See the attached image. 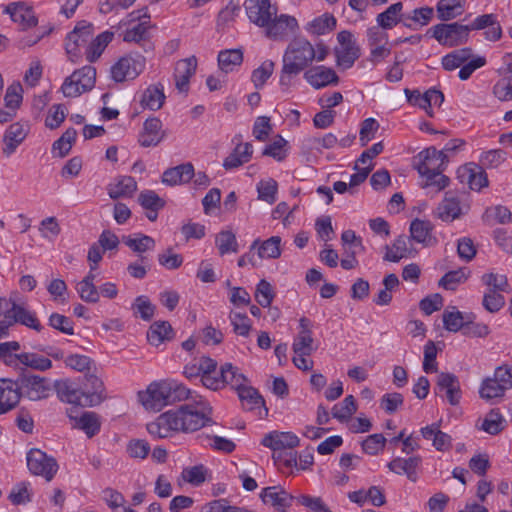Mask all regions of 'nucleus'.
<instances>
[{
    "instance_id": "obj_1",
    "label": "nucleus",
    "mask_w": 512,
    "mask_h": 512,
    "mask_svg": "<svg viewBox=\"0 0 512 512\" xmlns=\"http://www.w3.org/2000/svg\"><path fill=\"white\" fill-rule=\"evenodd\" d=\"M168 386L171 387L168 393L170 405L188 399H193L194 403L183 404L177 409L168 410L148 423L147 431L151 436L167 438L179 432H195L212 423V407L202 396L194 399L192 392L176 381H168Z\"/></svg>"
},
{
    "instance_id": "obj_2",
    "label": "nucleus",
    "mask_w": 512,
    "mask_h": 512,
    "mask_svg": "<svg viewBox=\"0 0 512 512\" xmlns=\"http://www.w3.org/2000/svg\"><path fill=\"white\" fill-rule=\"evenodd\" d=\"M315 60V48L305 38H295L288 45L283 55V66L279 83L282 87H289L292 76L304 71Z\"/></svg>"
},
{
    "instance_id": "obj_3",
    "label": "nucleus",
    "mask_w": 512,
    "mask_h": 512,
    "mask_svg": "<svg viewBox=\"0 0 512 512\" xmlns=\"http://www.w3.org/2000/svg\"><path fill=\"white\" fill-rule=\"evenodd\" d=\"M299 438L292 432L272 431L264 436L261 444L274 451L275 462L287 468L297 466V453L292 449L299 445Z\"/></svg>"
},
{
    "instance_id": "obj_4",
    "label": "nucleus",
    "mask_w": 512,
    "mask_h": 512,
    "mask_svg": "<svg viewBox=\"0 0 512 512\" xmlns=\"http://www.w3.org/2000/svg\"><path fill=\"white\" fill-rule=\"evenodd\" d=\"M469 33L468 26L458 22L440 23L427 30V35L447 47L465 44L469 39Z\"/></svg>"
},
{
    "instance_id": "obj_5",
    "label": "nucleus",
    "mask_w": 512,
    "mask_h": 512,
    "mask_svg": "<svg viewBox=\"0 0 512 512\" xmlns=\"http://www.w3.org/2000/svg\"><path fill=\"white\" fill-rule=\"evenodd\" d=\"M16 382L21 392V397L30 401H40L49 397L51 392L50 380L46 377L23 371L16 378Z\"/></svg>"
},
{
    "instance_id": "obj_6",
    "label": "nucleus",
    "mask_w": 512,
    "mask_h": 512,
    "mask_svg": "<svg viewBox=\"0 0 512 512\" xmlns=\"http://www.w3.org/2000/svg\"><path fill=\"white\" fill-rule=\"evenodd\" d=\"M57 395L61 401L80 407H91L101 403L102 398L97 393H89L74 388L68 381H56L54 384Z\"/></svg>"
},
{
    "instance_id": "obj_7",
    "label": "nucleus",
    "mask_w": 512,
    "mask_h": 512,
    "mask_svg": "<svg viewBox=\"0 0 512 512\" xmlns=\"http://www.w3.org/2000/svg\"><path fill=\"white\" fill-rule=\"evenodd\" d=\"M171 389L168 381H160L151 383L146 391L138 393L139 401L143 406L155 412L162 410L165 406L170 405L169 395Z\"/></svg>"
},
{
    "instance_id": "obj_8",
    "label": "nucleus",
    "mask_w": 512,
    "mask_h": 512,
    "mask_svg": "<svg viewBox=\"0 0 512 512\" xmlns=\"http://www.w3.org/2000/svg\"><path fill=\"white\" fill-rule=\"evenodd\" d=\"M93 34V25L86 21L79 22L68 33L65 42V50L72 62H76L81 56V47L88 44Z\"/></svg>"
},
{
    "instance_id": "obj_9",
    "label": "nucleus",
    "mask_w": 512,
    "mask_h": 512,
    "mask_svg": "<svg viewBox=\"0 0 512 512\" xmlns=\"http://www.w3.org/2000/svg\"><path fill=\"white\" fill-rule=\"evenodd\" d=\"M248 382L247 377L239 372L236 366L231 363H225L221 365L220 370L216 378H207L208 389L219 390L226 385H230L236 391L239 390L243 385Z\"/></svg>"
},
{
    "instance_id": "obj_10",
    "label": "nucleus",
    "mask_w": 512,
    "mask_h": 512,
    "mask_svg": "<svg viewBox=\"0 0 512 512\" xmlns=\"http://www.w3.org/2000/svg\"><path fill=\"white\" fill-rule=\"evenodd\" d=\"M145 67V58L141 55L135 57L127 55L121 57L112 67L111 76L116 82L135 79Z\"/></svg>"
},
{
    "instance_id": "obj_11",
    "label": "nucleus",
    "mask_w": 512,
    "mask_h": 512,
    "mask_svg": "<svg viewBox=\"0 0 512 512\" xmlns=\"http://www.w3.org/2000/svg\"><path fill=\"white\" fill-rule=\"evenodd\" d=\"M337 40L340 44V48H335L337 64L344 69L351 68L360 57V48L350 31L343 30L339 32Z\"/></svg>"
},
{
    "instance_id": "obj_12",
    "label": "nucleus",
    "mask_w": 512,
    "mask_h": 512,
    "mask_svg": "<svg viewBox=\"0 0 512 512\" xmlns=\"http://www.w3.org/2000/svg\"><path fill=\"white\" fill-rule=\"evenodd\" d=\"M27 466L31 473L43 476L47 481H51L58 470L56 460L36 448L27 454Z\"/></svg>"
},
{
    "instance_id": "obj_13",
    "label": "nucleus",
    "mask_w": 512,
    "mask_h": 512,
    "mask_svg": "<svg viewBox=\"0 0 512 512\" xmlns=\"http://www.w3.org/2000/svg\"><path fill=\"white\" fill-rule=\"evenodd\" d=\"M444 152H438V150L431 146L418 153L416 159L418 163L415 165L420 175L427 173L444 171L449 162V156L444 155Z\"/></svg>"
},
{
    "instance_id": "obj_14",
    "label": "nucleus",
    "mask_w": 512,
    "mask_h": 512,
    "mask_svg": "<svg viewBox=\"0 0 512 512\" xmlns=\"http://www.w3.org/2000/svg\"><path fill=\"white\" fill-rule=\"evenodd\" d=\"M244 6L249 20L259 27L267 26L277 13L270 0H246Z\"/></svg>"
},
{
    "instance_id": "obj_15",
    "label": "nucleus",
    "mask_w": 512,
    "mask_h": 512,
    "mask_svg": "<svg viewBox=\"0 0 512 512\" xmlns=\"http://www.w3.org/2000/svg\"><path fill=\"white\" fill-rule=\"evenodd\" d=\"M435 392H445L449 404L452 406L458 405L461 398V388L458 377L449 372L439 373L435 386Z\"/></svg>"
},
{
    "instance_id": "obj_16",
    "label": "nucleus",
    "mask_w": 512,
    "mask_h": 512,
    "mask_svg": "<svg viewBox=\"0 0 512 512\" xmlns=\"http://www.w3.org/2000/svg\"><path fill=\"white\" fill-rule=\"evenodd\" d=\"M304 79L315 89H321L330 84H338L339 77L332 68L323 65L313 67L304 72Z\"/></svg>"
},
{
    "instance_id": "obj_17",
    "label": "nucleus",
    "mask_w": 512,
    "mask_h": 512,
    "mask_svg": "<svg viewBox=\"0 0 512 512\" xmlns=\"http://www.w3.org/2000/svg\"><path fill=\"white\" fill-rule=\"evenodd\" d=\"M299 326L301 330L293 342V352L299 356H310L315 350L310 320L302 317L299 320Z\"/></svg>"
},
{
    "instance_id": "obj_18",
    "label": "nucleus",
    "mask_w": 512,
    "mask_h": 512,
    "mask_svg": "<svg viewBox=\"0 0 512 512\" xmlns=\"http://www.w3.org/2000/svg\"><path fill=\"white\" fill-rule=\"evenodd\" d=\"M21 398L16 380L0 379V414L12 410Z\"/></svg>"
},
{
    "instance_id": "obj_19",
    "label": "nucleus",
    "mask_w": 512,
    "mask_h": 512,
    "mask_svg": "<svg viewBox=\"0 0 512 512\" xmlns=\"http://www.w3.org/2000/svg\"><path fill=\"white\" fill-rule=\"evenodd\" d=\"M197 59L191 56L177 62L174 72L175 85L180 92H187L190 78L195 74Z\"/></svg>"
},
{
    "instance_id": "obj_20",
    "label": "nucleus",
    "mask_w": 512,
    "mask_h": 512,
    "mask_svg": "<svg viewBox=\"0 0 512 512\" xmlns=\"http://www.w3.org/2000/svg\"><path fill=\"white\" fill-rule=\"evenodd\" d=\"M297 27V20L285 14L280 16L273 15L271 22H269L267 26H264V28H266V35L273 39L283 38L289 32H293Z\"/></svg>"
},
{
    "instance_id": "obj_21",
    "label": "nucleus",
    "mask_w": 512,
    "mask_h": 512,
    "mask_svg": "<svg viewBox=\"0 0 512 512\" xmlns=\"http://www.w3.org/2000/svg\"><path fill=\"white\" fill-rule=\"evenodd\" d=\"M421 461L422 459L418 455L407 459L396 457L387 464V467L391 472L398 475L405 474L410 481L416 482L418 480L417 469Z\"/></svg>"
},
{
    "instance_id": "obj_22",
    "label": "nucleus",
    "mask_w": 512,
    "mask_h": 512,
    "mask_svg": "<svg viewBox=\"0 0 512 512\" xmlns=\"http://www.w3.org/2000/svg\"><path fill=\"white\" fill-rule=\"evenodd\" d=\"M28 134V129L21 123L15 122L9 125L5 131L3 142V154L10 157L17 149V147L25 140Z\"/></svg>"
},
{
    "instance_id": "obj_23",
    "label": "nucleus",
    "mask_w": 512,
    "mask_h": 512,
    "mask_svg": "<svg viewBox=\"0 0 512 512\" xmlns=\"http://www.w3.org/2000/svg\"><path fill=\"white\" fill-rule=\"evenodd\" d=\"M277 487H266L261 492V499L265 504H271L277 511L286 512L292 505V501L296 499L284 489L276 491Z\"/></svg>"
},
{
    "instance_id": "obj_24",
    "label": "nucleus",
    "mask_w": 512,
    "mask_h": 512,
    "mask_svg": "<svg viewBox=\"0 0 512 512\" xmlns=\"http://www.w3.org/2000/svg\"><path fill=\"white\" fill-rule=\"evenodd\" d=\"M5 12L11 16V19L19 23L22 29H28L37 25L38 20L29 7H25L24 3L14 2L6 6Z\"/></svg>"
},
{
    "instance_id": "obj_25",
    "label": "nucleus",
    "mask_w": 512,
    "mask_h": 512,
    "mask_svg": "<svg viewBox=\"0 0 512 512\" xmlns=\"http://www.w3.org/2000/svg\"><path fill=\"white\" fill-rule=\"evenodd\" d=\"M193 176L194 166L188 162L165 170L162 175V182L169 186H175L188 183Z\"/></svg>"
},
{
    "instance_id": "obj_26",
    "label": "nucleus",
    "mask_w": 512,
    "mask_h": 512,
    "mask_svg": "<svg viewBox=\"0 0 512 512\" xmlns=\"http://www.w3.org/2000/svg\"><path fill=\"white\" fill-rule=\"evenodd\" d=\"M433 224L430 221L414 219L410 224L411 239L424 246H432L437 243L432 235Z\"/></svg>"
},
{
    "instance_id": "obj_27",
    "label": "nucleus",
    "mask_w": 512,
    "mask_h": 512,
    "mask_svg": "<svg viewBox=\"0 0 512 512\" xmlns=\"http://www.w3.org/2000/svg\"><path fill=\"white\" fill-rule=\"evenodd\" d=\"M122 242L139 257L145 256L144 254L148 251H153L156 246L155 240L151 236L142 233L124 235L122 236Z\"/></svg>"
},
{
    "instance_id": "obj_28",
    "label": "nucleus",
    "mask_w": 512,
    "mask_h": 512,
    "mask_svg": "<svg viewBox=\"0 0 512 512\" xmlns=\"http://www.w3.org/2000/svg\"><path fill=\"white\" fill-rule=\"evenodd\" d=\"M253 147L250 143H239L233 151L224 159L223 167L226 170L237 168L250 161Z\"/></svg>"
},
{
    "instance_id": "obj_29",
    "label": "nucleus",
    "mask_w": 512,
    "mask_h": 512,
    "mask_svg": "<svg viewBox=\"0 0 512 512\" xmlns=\"http://www.w3.org/2000/svg\"><path fill=\"white\" fill-rule=\"evenodd\" d=\"M9 311L15 324L19 323L37 332H40L43 329V326L40 324L36 314L27 310L24 306L13 302Z\"/></svg>"
},
{
    "instance_id": "obj_30",
    "label": "nucleus",
    "mask_w": 512,
    "mask_h": 512,
    "mask_svg": "<svg viewBox=\"0 0 512 512\" xmlns=\"http://www.w3.org/2000/svg\"><path fill=\"white\" fill-rule=\"evenodd\" d=\"M174 330L168 321H156L147 331V340L153 346H159L174 338Z\"/></svg>"
},
{
    "instance_id": "obj_31",
    "label": "nucleus",
    "mask_w": 512,
    "mask_h": 512,
    "mask_svg": "<svg viewBox=\"0 0 512 512\" xmlns=\"http://www.w3.org/2000/svg\"><path fill=\"white\" fill-rule=\"evenodd\" d=\"M165 95L163 85L152 84L146 88L141 97V105L144 108L156 111L159 110L164 103Z\"/></svg>"
},
{
    "instance_id": "obj_32",
    "label": "nucleus",
    "mask_w": 512,
    "mask_h": 512,
    "mask_svg": "<svg viewBox=\"0 0 512 512\" xmlns=\"http://www.w3.org/2000/svg\"><path fill=\"white\" fill-rule=\"evenodd\" d=\"M69 418L75 421L74 427L83 430L89 438L100 431V421L95 412H83L79 417L69 413Z\"/></svg>"
},
{
    "instance_id": "obj_33",
    "label": "nucleus",
    "mask_w": 512,
    "mask_h": 512,
    "mask_svg": "<svg viewBox=\"0 0 512 512\" xmlns=\"http://www.w3.org/2000/svg\"><path fill=\"white\" fill-rule=\"evenodd\" d=\"M238 397L242 402V405L248 410H254L263 407L265 413H268V409L265 407V400L259 394L258 390L252 386L243 385L237 390Z\"/></svg>"
},
{
    "instance_id": "obj_34",
    "label": "nucleus",
    "mask_w": 512,
    "mask_h": 512,
    "mask_svg": "<svg viewBox=\"0 0 512 512\" xmlns=\"http://www.w3.org/2000/svg\"><path fill=\"white\" fill-rule=\"evenodd\" d=\"M402 8V2L390 5L384 12L378 14L376 19L378 25L383 29H392L404 20L403 13H401Z\"/></svg>"
},
{
    "instance_id": "obj_35",
    "label": "nucleus",
    "mask_w": 512,
    "mask_h": 512,
    "mask_svg": "<svg viewBox=\"0 0 512 512\" xmlns=\"http://www.w3.org/2000/svg\"><path fill=\"white\" fill-rule=\"evenodd\" d=\"M409 238L405 235L398 236L392 245H385L386 253L383 257L385 261L399 262L402 258H405L409 254L408 244Z\"/></svg>"
},
{
    "instance_id": "obj_36",
    "label": "nucleus",
    "mask_w": 512,
    "mask_h": 512,
    "mask_svg": "<svg viewBox=\"0 0 512 512\" xmlns=\"http://www.w3.org/2000/svg\"><path fill=\"white\" fill-rule=\"evenodd\" d=\"M437 16L441 21H449L461 15L464 10L463 0H440L436 6Z\"/></svg>"
},
{
    "instance_id": "obj_37",
    "label": "nucleus",
    "mask_w": 512,
    "mask_h": 512,
    "mask_svg": "<svg viewBox=\"0 0 512 512\" xmlns=\"http://www.w3.org/2000/svg\"><path fill=\"white\" fill-rule=\"evenodd\" d=\"M137 190V182L131 176H123L118 182L108 188V194L111 199H119L122 197H131Z\"/></svg>"
},
{
    "instance_id": "obj_38",
    "label": "nucleus",
    "mask_w": 512,
    "mask_h": 512,
    "mask_svg": "<svg viewBox=\"0 0 512 512\" xmlns=\"http://www.w3.org/2000/svg\"><path fill=\"white\" fill-rule=\"evenodd\" d=\"M114 34L109 31L100 33L94 40H92L86 48V59L89 62L96 61L106 46L112 41Z\"/></svg>"
},
{
    "instance_id": "obj_39",
    "label": "nucleus",
    "mask_w": 512,
    "mask_h": 512,
    "mask_svg": "<svg viewBox=\"0 0 512 512\" xmlns=\"http://www.w3.org/2000/svg\"><path fill=\"white\" fill-rule=\"evenodd\" d=\"M242 61L243 52L240 49L224 50L218 54L219 68L225 73L232 72L236 66L241 65Z\"/></svg>"
},
{
    "instance_id": "obj_40",
    "label": "nucleus",
    "mask_w": 512,
    "mask_h": 512,
    "mask_svg": "<svg viewBox=\"0 0 512 512\" xmlns=\"http://www.w3.org/2000/svg\"><path fill=\"white\" fill-rule=\"evenodd\" d=\"M472 56L471 48H462L452 51L442 58V66L447 71L461 67Z\"/></svg>"
},
{
    "instance_id": "obj_41",
    "label": "nucleus",
    "mask_w": 512,
    "mask_h": 512,
    "mask_svg": "<svg viewBox=\"0 0 512 512\" xmlns=\"http://www.w3.org/2000/svg\"><path fill=\"white\" fill-rule=\"evenodd\" d=\"M281 238L272 236L265 241H261L256 247L260 259H277L281 256Z\"/></svg>"
},
{
    "instance_id": "obj_42",
    "label": "nucleus",
    "mask_w": 512,
    "mask_h": 512,
    "mask_svg": "<svg viewBox=\"0 0 512 512\" xmlns=\"http://www.w3.org/2000/svg\"><path fill=\"white\" fill-rule=\"evenodd\" d=\"M461 213L459 201L456 198L445 197L444 200L439 203L436 214L437 216L446 222H451L456 219Z\"/></svg>"
},
{
    "instance_id": "obj_43",
    "label": "nucleus",
    "mask_w": 512,
    "mask_h": 512,
    "mask_svg": "<svg viewBox=\"0 0 512 512\" xmlns=\"http://www.w3.org/2000/svg\"><path fill=\"white\" fill-rule=\"evenodd\" d=\"M18 360L26 367L38 371H46L52 367V362L48 357H44L38 353L24 352L19 354Z\"/></svg>"
},
{
    "instance_id": "obj_44",
    "label": "nucleus",
    "mask_w": 512,
    "mask_h": 512,
    "mask_svg": "<svg viewBox=\"0 0 512 512\" xmlns=\"http://www.w3.org/2000/svg\"><path fill=\"white\" fill-rule=\"evenodd\" d=\"M216 247L221 256L238 252V243L235 234L230 230H223L216 235Z\"/></svg>"
},
{
    "instance_id": "obj_45",
    "label": "nucleus",
    "mask_w": 512,
    "mask_h": 512,
    "mask_svg": "<svg viewBox=\"0 0 512 512\" xmlns=\"http://www.w3.org/2000/svg\"><path fill=\"white\" fill-rule=\"evenodd\" d=\"M357 405L353 395L346 396L340 404L332 408V416L340 422H346L356 412Z\"/></svg>"
},
{
    "instance_id": "obj_46",
    "label": "nucleus",
    "mask_w": 512,
    "mask_h": 512,
    "mask_svg": "<svg viewBox=\"0 0 512 512\" xmlns=\"http://www.w3.org/2000/svg\"><path fill=\"white\" fill-rule=\"evenodd\" d=\"M336 28V19L333 15L323 14L307 25V31L315 35H323Z\"/></svg>"
},
{
    "instance_id": "obj_47",
    "label": "nucleus",
    "mask_w": 512,
    "mask_h": 512,
    "mask_svg": "<svg viewBox=\"0 0 512 512\" xmlns=\"http://www.w3.org/2000/svg\"><path fill=\"white\" fill-rule=\"evenodd\" d=\"M481 428L490 435H497L505 428V419L502 414L492 409L484 418Z\"/></svg>"
},
{
    "instance_id": "obj_48",
    "label": "nucleus",
    "mask_w": 512,
    "mask_h": 512,
    "mask_svg": "<svg viewBox=\"0 0 512 512\" xmlns=\"http://www.w3.org/2000/svg\"><path fill=\"white\" fill-rule=\"evenodd\" d=\"M443 324L446 330L450 332L463 331L466 324V314L453 307V311H444Z\"/></svg>"
},
{
    "instance_id": "obj_49",
    "label": "nucleus",
    "mask_w": 512,
    "mask_h": 512,
    "mask_svg": "<svg viewBox=\"0 0 512 512\" xmlns=\"http://www.w3.org/2000/svg\"><path fill=\"white\" fill-rule=\"evenodd\" d=\"M508 389L503 384L487 378L482 382L479 393L483 399L491 400L503 397Z\"/></svg>"
},
{
    "instance_id": "obj_50",
    "label": "nucleus",
    "mask_w": 512,
    "mask_h": 512,
    "mask_svg": "<svg viewBox=\"0 0 512 512\" xmlns=\"http://www.w3.org/2000/svg\"><path fill=\"white\" fill-rule=\"evenodd\" d=\"M476 318L475 314L469 313L466 314V324L462 331V334L466 337H486L490 333V329L488 325L484 323H476L474 319Z\"/></svg>"
},
{
    "instance_id": "obj_51",
    "label": "nucleus",
    "mask_w": 512,
    "mask_h": 512,
    "mask_svg": "<svg viewBox=\"0 0 512 512\" xmlns=\"http://www.w3.org/2000/svg\"><path fill=\"white\" fill-rule=\"evenodd\" d=\"M73 75H77L78 85L81 87L83 92L90 91L96 81V69L93 66L86 65L78 70H75Z\"/></svg>"
},
{
    "instance_id": "obj_52",
    "label": "nucleus",
    "mask_w": 512,
    "mask_h": 512,
    "mask_svg": "<svg viewBox=\"0 0 512 512\" xmlns=\"http://www.w3.org/2000/svg\"><path fill=\"white\" fill-rule=\"evenodd\" d=\"M274 67L275 63L273 61L266 60L252 72L251 81L257 89L264 86L266 81L273 74Z\"/></svg>"
},
{
    "instance_id": "obj_53",
    "label": "nucleus",
    "mask_w": 512,
    "mask_h": 512,
    "mask_svg": "<svg viewBox=\"0 0 512 512\" xmlns=\"http://www.w3.org/2000/svg\"><path fill=\"white\" fill-rule=\"evenodd\" d=\"M274 297L275 293L272 285L265 279L260 280L255 291V299L257 303L263 308L270 307Z\"/></svg>"
},
{
    "instance_id": "obj_54",
    "label": "nucleus",
    "mask_w": 512,
    "mask_h": 512,
    "mask_svg": "<svg viewBox=\"0 0 512 512\" xmlns=\"http://www.w3.org/2000/svg\"><path fill=\"white\" fill-rule=\"evenodd\" d=\"M138 202L146 210H161L166 204L153 190L142 191L138 196Z\"/></svg>"
},
{
    "instance_id": "obj_55",
    "label": "nucleus",
    "mask_w": 512,
    "mask_h": 512,
    "mask_svg": "<svg viewBox=\"0 0 512 512\" xmlns=\"http://www.w3.org/2000/svg\"><path fill=\"white\" fill-rule=\"evenodd\" d=\"M48 325L63 334H74V322L65 315L52 313L48 318Z\"/></svg>"
},
{
    "instance_id": "obj_56",
    "label": "nucleus",
    "mask_w": 512,
    "mask_h": 512,
    "mask_svg": "<svg viewBox=\"0 0 512 512\" xmlns=\"http://www.w3.org/2000/svg\"><path fill=\"white\" fill-rule=\"evenodd\" d=\"M434 10L432 7L424 6L412 10L410 13H403L404 20H410L419 26L427 25L433 18Z\"/></svg>"
},
{
    "instance_id": "obj_57",
    "label": "nucleus",
    "mask_w": 512,
    "mask_h": 512,
    "mask_svg": "<svg viewBox=\"0 0 512 512\" xmlns=\"http://www.w3.org/2000/svg\"><path fill=\"white\" fill-rule=\"evenodd\" d=\"M277 190L278 184L272 178L260 181L257 185L258 198L268 204H273L276 201Z\"/></svg>"
},
{
    "instance_id": "obj_58",
    "label": "nucleus",
    "mask_w": 512,
    "mask_h": 512,
    "mask_svg": "<svg viewBox=\"0 0 512 512\" xmlns=\"http://www.w3.org/2000/svg\"><path fill=\"white\" fill-rule=\"evenodd\" d=\"M22 86L20 83L11 84L4 97L5 107L9 110L15 111L19 108L22 103Z\"/></svg>"
},
{
    "instance_id": "obj_59",
    "label": "nucleus",
    "mask_w": 512,
    "mask_h": 512,
    "mask_svg": "<svg viewBox=\"0 0 512 512\" xmlns=\"http://www.w3.org/2000/svg\"><path fill=\"white\" fill-rule=\"evenodd\" d=\"M482 305L490 313H497L505 305V298L500 292L488 290L483 296Z\"/></svg>"
},
{
    "instance_id": "obj_60",
    "label": "nucleus",
    "mask_w": 512,
    "mask_h": 512,
    "mask_svg": "<svg viewBox=\"0 0 512 512\" xmlns=\"http://www.w3.org/2000/svg\"><path fill=\"white\" fill-rule=\"evenodd\" d=\"M287 144L288 142L282 136H277L271 144L264 148L262 154L270 156L277 161H283L286 158V150L284 148Z\"/></svg>"
},
{
    "instance_id": "obj_61",
    "label": "nucleus",
    "mask_w": 512,
    "mask_h": 512,
    "mask_svg": "<svg viewBox=\"0 0 512 512\" xmlns=\"http://www.w3.org/2000/svg\"><path fill=\"white\" fill-rule=\"evenodd\" d=\"M482 282L489 287L488 290L495 292H507L509 288L508 280L505 275L495 273H486L482 276Z\"/></svg>"
},
{
    "instance_id": "obj_62",
    "label": "nucleus",
    "mask_w": 512,
    "mask_h": 512,
    "mask_svg": "<svg viewBox=\"0 0 512 512\" xmlns=\"http://www.w3.org/2000/svg\"><path fill=\"white\" fill-rule=\"evenodd\" d=\"M467 279L463 269L453 270L445 273L439 280V286L446 290H455L457 285Z\"/></svg>"
},
{
    "instance_id": "obj_63",
    "label": "nucleus",
    "mask_w": 512,
    "mask_h": 512,
    "mask_svg": "<svg viewBox=\"0 0 512 512\" xmlns=\"http://www.w3.org/2000/svg\"><path fill=\"white\" fill-rule=\"evenodd\" d=\"M66 118V108L63 104H54L45 119V125L49 129L58 128Z\"/></svg>"
},
{
    "instance_id": "obj_64",
    "label": "nucleus",
    "mask_w": 512,
    "mask_h": 512,
    "mask_svg": "<svg viewBox=\"0 0 512 512\" xmlns=\"http://www.w3.org/2000/svg\"><path fill=\"white\" fill-rule=\"evenodd\" d=\"M492 92L500 101H510L512 99V75L497 81Z\"/></svg>"
}]
</instances>
